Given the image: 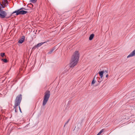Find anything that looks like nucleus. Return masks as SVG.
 I'll use <instances>...</instances> for the list:
<instances>
[{
    "instance_id": "nucleus-1",
    "label": "nucleus",
    "mask_w": 135,
    "mask_h": 135,
    "mask_svg": "<svg viewBox=\"0 0 135 135\" xmlns=\"http://www.w3.org/2000/svg\"><path fill=\"white\" fill-rule=\"evenodd\" d=\"M79 53L78 51H76L73 55L69 66L71 68H73L78 63L79 58Z\"/></svg>"
},
{
    "instance_id": "nucleus-2",
    "label": "nucleus",
    "mask_w": 135,
    "mask_h": 135,
    "mask_svg": "<svg viewBox=\"0 0 135 135\" xmlns=\"http://www.w3.org/2000/svg\"><path fill=\"white\" fill-rule=\"evenodd\" d=\"M22 96L21 94L18 95L16 97L15 100L14 106V109H15V111L17 112L18 110V107L21 112H22L21 109L20 107V105L21 101Z\"/></svg>"
},
{
    "instance_id": "nucleus-3",
    "label": "nucleus",
    "mask_w": 135,
    "mask_h": 135,
    "mask_svg": "<svg viewBox=\"0 0 135 135\" xmlns=\"http://www.w3.org/2000/svg\"><path fill=\"white\" fill-rule=\"evenodd\" d=\"M50 96V91H46L45 94L43 101L42 105L43 106H44L46 104L49 100Z\"/></svg>"
},
{
    "instance_id": "nucleus-4",
    "label": "nucleus",
    "mask_w": 135,
    "mask_h": 135,
    "mask_svg": "<svg viewBox=\"0 0 135 135\" xmlns=\"http://www.w3.org/2000/svg\"><path fill=\"white\" fill-rule=\"evenodd\" d=\"M23 9H25L23 8H22L13 12L12 14H13L16 13V15H24L27 12V11H25Z\"/></svg>"
},
{
    "instance_id": "nucleus-5",
    "label": "nucleus",
    "mask_w": 135,
    "mask_h": 135,
    "mask_svg": "<svg viewBox=\"0 0 135 135\" xmlns=\"http://www.w3.org/2000/svg\"><path fill=\"white\" fill-rule=\"evenodd\" d=\"M7 15V13L1 9V8L0 7V18H4L6 17Z\"/></svg>"
},
{
    "instance_id": "nucleus-6",
    "label": "nucleus",
    "mask_w": 135,
    "mask_h": 135,
    "mask_svg": "<svg viewBox=\"0 0 135 135\" xmlns=\"http://www.w3.org/2000/svg\"><path fill=\"white\" fill-rule=\"evenodd\" d=\"M135 56V50H133L131 53L127 56V58H128L131 57Z\"/></svg>"
},
{
    "instance_id": "nucleus-7",
    "label": "nucleus",
    "mask_w": 135,
    "mask_h": 135,
    "mask_svg": "<svg viewBox=\"0 0 135 135\" xmlns=\"http://www.w3.org/2000/svg\"><path fill=\"white\" fill-rule=\"evenodd\" d=\"M24 36H22V37L18 40V42L20 43H23L24 40Z\"/></svg>"
},
{
    "instance_id": "nucleus-8",
    "label": "nucleus",
    "mask_w": 135,
    "mask_h": 135,
    "mask_svg": "<svg viewBox=\"0 0 135 135\" xmlns=\"http://www.w3.org/2000/svg\"><path fill=\"white\" fill-rule=\"evenodd\" d=\"M104 72V71H102L99 72V74L101 78L103 76V74Z\"/></svg>"
},
{
    "instance_id": "nucleus-9",
    "label": "nucleus",
    "mask_w": 135,
    "mask_h": 135,
    "mask_svg": "<svg viewBox=\"0 0 135 135\" xmlns=\"http://www.w3.org/2000/svg\"><path fill=\"white\" fill-rule=\"evenodd\" d=\"M94 36V35L93 34H91L89 37V39L90 40H91L93 38Z\"/></svg>"
},
{
    "instance_id": "nucleus-10",
    "label": "nucleus",
    "mask_w": 135,
    "mask_h": 135,
    "mask_svg": "<svg viewBox=\"0 0 135 135\" xmlns=\"http://www.w3.org/2000/svg\"><path fill=\"white\" fill-rule=\"evenodd\" d=\"M46 42H41L37 44L36 45L37 47H38L41 46L42 44L46 43Z\"/></svg>"
},
{
    "instance_id": "nucleus-11",
    "label": "nucleus",
    "mask_w": 135,
    "mask_h": 135,
    "mask_svg": "<svg viewBox=\"0 0 135 135\" xmlns=\"http://www.w3.org/2000/svg\"><path fill=\"white\" fill-rule=\"evenodd\" d=\"M54 50H55V48H53L50 51L48 52V53L49 54H51L52 52L54 51Z\"/></svg>"
},
{
    "instance_id": "nucleus-12",
    "label": "nucleus",
    "mask_w": 135,
    "mask_h": 135,
    "mask_svg": "<svg viewBox=\"0 0 135 135\" xmlns=\"http://www.w3.org/2000/svg\"><path fill=\"white\" fill-rule=\"evenodd\" d=\"M1 60L3 61L4 62L6 63L8 61L6 59H2Z\"/></svg>"
},
{
    "instance_id": "nucleus-13",
    "label": "nucleus",
    "mask_w": 135,
    "mask_h": 135,
    "mask_svg": "<svg viewBox=\"0 0 135 135\" xmlns=\"http://www.w3.org/2000/svg\"><path fill=\"white\" fill-rule=\"evenodd\" d=\"M103 129H102L100 131V132L99 133H98V135H100L103 132Z\"/></svg>"
},
{
    "instance_id": "nucleus-14",
    "label": "nucleus",
    "mask_w": 135,
    "mask_h": 135,
    "mask_svg": "<svg viewBox=\"0 0 135 135\" xmlns=\"http://www.w3.org/2000/svg\"><path fill=\"white\" fill-rule=\"evenodd\" d=\"M95 78V77L94 78H93V79L92 81L91 84H94L95 83V81L94 80Z\"/></svg>"
},
{
    "instance_id": "nucleus-15",
    "label": "nucleus",
    "mask_w": 135,
    "mask_h": 135,
    "mask_svg": "<svg viewBox=\"0 0 135 135\" xmlns=\"http://www.w3.org/2000/svg\"><path fill=\"white\" fill-rule=\"evenodd\" d=\"M31 2L33 3H36L37 1V0H30Z\"/></svg>"
},
{
    "instance_id": "nucleus-16",
    "label": "nucleus",
    "mask_w": 135,
    "mask_h": 135,
    "mask_svg": "<svg viewBox=\"0 0 135 135\" xmlns=\"http://www.w3.org/2000/svg\"><path fill=\"white\" fill-rule=\"evenodd\" d=\"M37 47V45H36L33 47L32 49V50H34Z\"/></svg>"
},
{
    "instance_id": "nucleus-17",
    "label": "nucleus",
    "mask_w": 135,
    "mask_h": 135,
    "mask_svg": "<svg viewBox=\"0 0 135 135\" xmlns=\"http://www.w3.org/2000/svg\"><path fill=\"white\" fill-rule=\"evenodd\" d=\"M1 55L2 57H3L5 55V53H1Z\"/></svg>"
},
{
    "instance_id": "nucleus-18",
    "label": "nucleus",
    "mask_w": 135,
    "mask_h": 135,
    "mask_svg": "<svg viewBox=\"0 0 135 135\" xmlns=\"http://www.w3.org/2000/svg\"><path fill=\"white\" fill-rule=\"evenodd\" d=\"M69 120H70V119H69V120H68L67 121V122H66L65 123V125H64V127H65V125H66V124L68 123V122H69Z\"/></svg>"
},
{
    "instance_id": "nucleus-19",
    "label": "nucleus",
    "mask_w": 135,
    "mask_h": 135,
    "mask_svg": "<svg viewBox=\"0 0 135 135\" xmlns=\"http://www.w3.org/2000/svg\"><path fill=\"white\" fill-rule=\"evenodd\" d=\"M8 5L7 2H6V3L4 4V6L5 7H6L7 5Z\"/></svg>"
},
{
    "instance_id": "nucleus-20",
    "label": "nucleus",
    "mask_w": 135,
    "mask_h": 135,
    "mask_svg": "<svg viewBox=\"0 0 135 135\" xmlns=\"http://www.w3.org/2000/svg\"><path fill=\"white\" fill-rule=\"evenodd\" d=\"M1 7H1V8H4L5 7V6H4L3 5L1 4Z\"/></svg>"
},
{
    "instance_id": "nucleus-21",
    "label": "nucleus",
    "mask_w": 135,
    "mask_h": 135,
    "mask_svg": "<svg viewBox=\"0 0 135 135\" xmlns=\"http://www.w3.org/2000/svg\"><path fill=\"white\" fill-rule=\"evenodd\" d=\"M108 76V74L106 75V77H107Z\"/></svg>"
},
{
    "instance_id": "nucleus-22",
    "label": "nucleus",
    "mask_w": 135,
    "mask_h": 135,
    "mask_svg": "<svg viewBox=\"0 0 135 135\" xmlns=\"http://www.w3.org/2000/svg\"><path fill=\"white\" fill-rule=\"evenodd\" d=\"M65 72H64V74L65 73Z\"/></svg>"
}]
</instances>
